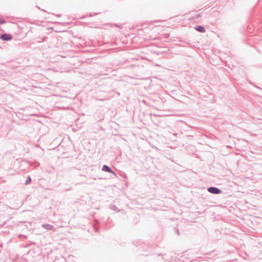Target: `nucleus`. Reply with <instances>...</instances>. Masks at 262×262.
<instances>
[{"label":"nucleus","instance_id":"f257e3e1","mask_svg":"<svg viewBox=\"0 0 262 262\" xmlns=\"http://www.w3.org/2000/svg\"><path fill=\"white\" fill-rule=\"evenodd\" d=\"M208 191L211 193L218 194L222 192V191L219 188L215 187H210L208 188Z\"/></svg>","mask_w":262,"mask_h":262},{"label":"nucleus","instance_id":"f03ea898","mask_svg":"<svg viewBox=\"0 0 262 262\" xmlns=\"http://www.w3.org/2000/svg\"><path fill=\"white\" fill-rule=\"evenodd\" d=\"M12 38V35L10 34L5 33L0 35V39L4 41H10Z\"/></svg>","mask_w":262,"mask_h":262},{"label":"nucleus","instance_id":"7ed1b4c3","mask_svg":"<svg viewBox=\"0 0 262 262\" xmlns=\"http://www.w3.org/2000/svg\"><path fill=\"white\" fill-rule=\"evenodd\" d=\"M102 170L103 171H106V172H113V170L111 169V168L106 165H103V166H102Z\"/></svg>","mask_w":262,"mask_h":262},{"label":"nucleus","instance_id":"20e7f679","mask_svg":"<svg viewBox=\"0 0 262 262\" xmlns=\"http://www.w3.org/2000/svg\"><path fill=\"white\" fill-rule=\"evenodd\" d=\"M42 227L44 229L48 230H51L53 228V226H52V225H50V224H42Z\"/></svg>","mask_w":262,"mask_h":262},{"label":"nucleus","instance_id":"39448f33","mask_svg":"<svg viewBox=\"0 0 262 262\" xmlns=\"http://www.w3.org/2000/svg\"><path fill=\"white\" fill-rule=\"evenodd\" d=\"M195 29L200 32H201V33H204L205 32V28L203 27V26H196L195 27Z\"/></svg>","mask_w":262,"mask_h":262},{"label":"nucleus","instance_id":"423d86ee","mask_svg":"<svg viewBox=\"0 0 262 262\" xmlns=\"http://www.w3.org/2000/svg\"><path fill=\"white\" fill-rule=\"evenodd\" d=\"M31 181V178L30 176H28L27 180L25 181V184L27 185L30 183Z\"/></svg>","mask_w":262,"mask_h":262},{"label":"nucleus","instance_id":"0eeeda50","mask_svg":"<svg viewBox=\"0 0 262 262\" xmlns=\"http://www.w3.org/2000/svg\"><path fill=\"white\" fill-rule=\"evenodd\" d=\"M6 20L3 18H0V25L4 24L6 23Z\"/></svg>","mask_w":262,"mask_h":262},{"label":"nucleus","instance_id":"6e6552de","mask_svg":"<svg viewBox=\"0 0 262 262\" xmlns=\"http://www.w3.org/2000/svg\"><path fill=\"white\" fill-rule=\"evenodd\" d=\"M110 208L113 210H116L117 209V207L115 205H111Z\"/></svg>","mask_w":262,"mask_h":262},{"label":"nucleus","instance_id":"1a4fd4ad","mask_svg":"<svg viewBox=\"0 0 262 262\" xmlns=\"http://www.w3.org/2000/svg\"><path fill=\"white\" fill-rule=\"evenodd\" d=\"M111 173L113 174V176H114L115 177H117L116 173L115 172H114L113 171V172H111Z\"/></svg>","mask_w":262,"mask_h":262},{"label":"nucleus","instance_id":"9d476101","mask_svg":"<svg viewBox=\"0 0 262 262\" xmlns=\"http://www.w3.org/2000/svg\"><path fill=\"white\" fill-rule=\"evenodd\" d=\"M176 232H177L178 235H180V232H179V230L176 229Z\"/></svg>","mask_w":262,"mask_h":262},{"label":"nucleus","instance_id":"9b49d317","mask_svg":"<svg viewBox=\"0 0 262 262\" xmlns=\"http://www.w3.org/2000/svg\"><path fill=\"white\" fill-rule=\"evenodd\" d=\"M200 14H198V15H197V17H200Z\"/></svg>","mask_w":262,"mask_h":262},{"label":"nucleus","instance_id":"f8f14e48","mask_svg":"<svg viewBox=\"0 0 262 262\" xmlns=\"http://www.w3.org/2000/svg\"><path fill=\"white\" fill-rule=\"evenodd\" d=\"M258 88L259 89H261V90H262V89H261L260 88L258 87Z\"/></svg>","mask_w":262,"mask_h":262}]
</instances>
